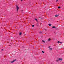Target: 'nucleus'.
I'll return each instance as SVG.
<instances>
[{"label":"nucleus","instance_id":"1","mask_svg":"<svg viewBox=\"0 0 64 64\" xmlns=\"http://www.w3.org/2000/svg\"><path fill=\"white\" fill-rule=\"evenodd\" d=\"M16 8L17 11H18V10H19V7H18V6H16Z\"/></svg>","mask_w":64,"mask_h":64},{"label":"nucleus","instance_id":"2","mask_svg":"<svg viewBox=\"0 0 64 64\" xmlns=\"http://www.w3.org/2000/svg\"><path fill=\"white\" fill-rule=\"evenodd\" d=\"M59 15H58L57 14H56L54 16L56 17H58L59 16Z\"/></svg>","mask_w":64,"mask_h":64},{"label":"nucleus","instance_id":"3","mask_svg":"<svg viewBox=\"0 0 64 64\" xmlns=\"http://www.w3.org/2000/svg\"><path fill=\"white\" fill-rule=\"evenodd\" d=\"M16 60H13L11 62V63H12L14 62H15V61H16Z\"/></svg>","mask_w":64,"mask_h":64},{"label":"nucleus","instance_id":"4","mask_svg":"<svg viewBox=\"0 0 64 64\" xmlns=\"http://www.w3.org/2000/svg\"><path fill=\"white\" fill-rule=\"evenodd\" d=\"M38 19L40 20H41L42 19V18H38Z\"/></svg>","mask_w":64,"mask_h":64},{"label":"nucleus","instance_id":"5","mask_svg":"<svg viewBox=\"0 0 64 64\" xmlns=\"http://www.w3.org/2000/svg\"><path fill=\"white\" fill-rule=\"evenodd\" d=\"M62 59L61 58H60L58 60V61H62Z\"/></svg>","mask_w":64,"mask_h":64},{"label":"nucleus","instance_id":"6","mask_svg":"<svg viewBox=\"0 0 64 64\" xmlns=\"http://www.w3.org/2000/svg\"><path fill=\"white\" fill-rule=\"evenodd\" d=\"M48 41H50V40H51V39L50 38H49L48 39Z\"/></svg>","mask_w":64,"mask_h":64},{"label":"nucleus","instance_id":"7","mask_svg":"<svg viewBox=\"0 0 64 64\" xmlns=\"http://www.w3.org/2000/svg\"><path fill=\"white\" fill-rule=\"evenodd\" d=\"M52 28H55V26H52Z\"/></svg>","mask_w":64,"mask_h":64},{"label":"nucleus","instance_id":"8","mask_svg":"<svg viewBox=\"0 0 64 64\" xmlns=\"http://www.w3.org/2000/svg\"><path fill=\"white\" fill-rule=\"evenodd\" d=\"M49 50H52V48H49Z\"/></svg>","mask_w":64,"mask_h":64},{"label":"nucleus","instance_id":"9","mask_svg":"<svg viewBox=\"0 0 64 64\" xmlns=\"http://www.w3.org/2000/svg\"><path fill=\"white\" fill-rule=\"evenodd\" d=\"M35 20H36V21H37V22H38V20H37V19L36 18H35Z\"/></svg>","mask_w":64,"mask_h":64},{"label":"nucleus","instance_id":"10","mask_svg":"<svg viewBox=\"0 0 64 64\" xmlns=\"http://www.w3.org/2000/svg\"><path fill=\"white\" fill-rule=\"evenodd\" d=\"M22 34V33H21V32H20L19 35H21Z\"/></svg>","mask_w":64,"mask_h":64},{"label":"nucleus","instance_id":"11","mask_svg":"<svg viewBox=\"0 0 64 64\" xmlns=\"http://www.w3.org/2000/svg\"><path fill=\"white\" fill-rule=\"evenodd\" d=\"M42 52L43 53H44V52L43 51H42Z\"/></svg>","mask_w":64,"mask_h":64},{"label":"nucleus","instance_id":"12","mask_svg":"<svg viewBox=\"0 0 64 64\" xmlns=\"http://www.w3.org/2000/svg\"><path fill=\"white\" fill-rule=\"evenodd\" d=\"M58 8L59 9H60V6H58Z\"/></svg>","mask_w":64,"mask_h":64},{"label":"nucleus","instance_id":"13","mask_svg":"<svg viewBox=\"0 0 64 64\" xmlns=\"http://www.w3.org/2000/svg\"><path fill=\"white\" fill-rule=\"evenodd\" d=\"M49 26H51V24H49Z\"/></svg>","mask_w":64,"mask_h":64},{"label":"nucleus","instance_id":"14","mask_svg":"<svg viewBox=\"0 0 64 64\" xmlns=\"http://www.w3.org/2000/svg\"><path fill=\"white\" fill-rule=\"evenodd\" d=\"M60 42H59V41H58V43H60Z\"/></svg>","mask_w":64,"mask_h":64},{"label":"nucleus","instance_id":"15","mask_svg":"<svg viewBox=\"0 0 64 64\" xmlns=\"http://www.w3.org/2000/svg\"><path fill=\"white\" fill-rule=\"evenodd\" d=\"M32 27H34V25H32Z\"/></svg>","mask_w":64,"mask_h":64},{"label":"nucleus","instance_id":"16","mask_svg":"<svg viewBox=\"0 0 64 64\" xmlns=\"http://www.w3.org/2000/svg\"><path fill=\"white\" fill-rule=\"evenodd\" d=\"M42 42H43L44 43H45V41H44V40H42Z\"/></svg>","mask_w":64,"mask_h":64},{"label":"nucleus","instance_id":"17","mask_svg":"<svg viewBox=\"0 0 64 64\" xmlns=\"http://www.w3.org/2000/svg\"><path fill=\"white\" fill-rule=\"evenodd\" d=\"M44 30H45V31H47V30H46L45 29H44Z\"/></svg>","mask_w":64,"mask_h":64},{"label":"nucleus","instance_id":"18","mask_svg":"<svg viewBox=\"0 0 64 64\" xmlns=\"http://www.w3.org/2000/svg\"><path fill=\"white\" fill-rule=\"evenodd\" d=\"M60 44H62V42H60Z\"/></svg>","mask_w":64,"mask_h":64},{"label":"nucleus","instance_id":"19","mask_svg":"<svg viewBox=\"0 0 64 64\" xmlns=\"http://www.w3.org/2000/svg\"><path fill=\"white\" fill-rule=\"evenodd\" d=\"M56 62H58V60H56Z\"/></svg>","mask_w":64,"mask_h":64},{"label":"nucleus","instance_id":"20","mask_svg":"<svg viewBox=\"0 0 64 64\" xmlns=\"http://www.w3.org/2000/svg\"><path fill=\"white\" fill-rule=\"evenodd\" d=\"M58 0H56V2H57V1H58Z\"/></svg>","mask_w":64,"mask_h":64},{"label":"nucleus","instance_id":"21","mask_svg":"<svg viewBox=\"0 0 64 64\" xmlns=\"http://www.w3.org/2000/svg\"><path fill=\"white\" fill-rule=\"evenodd\" d=\"M50 46H49L48 48H50Z\"/></svg>","mask_w":64,"mask_h":64},{"label":"nucleus","instance_id":"22","mask_svg":"<svg viewBox=\"0 0 64 64\" xmlns=\"http://www.w3.org/2000/svg\"><path fill=\"white\" fill-rule=\"evenodd\" d=\"M22 1H23V0H21Z\"/></svg>","mask_w":64,"mask_h":64},{"label":"nucleus","instance_id":"23","mask_svg":"<svg viewBox=\"0 0 64 64\" xmlns=\"http://www.w3.org/2000/svg\"><path fill=\"white\" fill-rule=\"evenodd\" d=\"M2 50H3L2 49Z\"/></svg>","mask_w":64,"mask_h":64},{"label":"nucleus","instance_id":"24","mask_svg":"<svg viewBox=\"0 0 64 64\" xmlns=\"http://www.w3.org/2000/svg\"><path fill=\"white\" fill-rule=\"evenodd\" d=\"M40 33H42V32H40Z\"/></svg>","mask_w":64,"mask_h":64}]
</instances>
